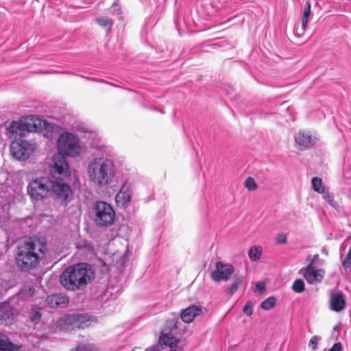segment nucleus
<instances>
[{
    "label": "nucleus",
    "instance_id": "f257e3e1",
    "mask_svg": "<svg viewBox=\"0 0 351 351\" xmlns=\"http://www.w3.org/2000/svg\"><path fill=\"white\" fill-rule=\"evenodd\" d=\"M47 250L45 241L37 238H29L16 247L15 265L21 271L33 270L40 265Z\"/></svg>",
    "mask_w": 351,
    "mask_h": 351
},
{
    "label": "nucleus",
    "instance_id": "f03ea898",
    "mask_svg": "<svg viewBox=\"0 0 351 351\" xmlns=\"http://www.w3.org/2000/svg\"><path fill=\"white\" fill-rule=\"evenodd\" d=\"M28 195L34 201H42L56 195L62 202L66 203L72 196L68 184L40 177L31 180L27 187Z\"/></svg>",
    "mask_w": 351,
    "mask_h": 351
},
{
    "label": "nucleus",
    "instance_id": "7ed1b4c3",
    "mask_svg": "<svg viewBox=\"0 0 351 351\" xmlns=\"http://www.w3.org/2000/svg\"><path fill=\"white\" fill-rule=\"evenodd\" d=\"M95 278V272L87 263H78L67 267L61 274L60 281L67 290L84 289Z\"/></svg>",
    "mask_w": 351,
    "mask_h": 351
},
{
    "label": "nucleus",
    "instance_id": "20e7f679",
    "mask_svg": "<svg viewBox=\"0 0 351 351\" xmlns=\"http://www.w3.org/2000/svg\"><path fill=\"white\" fill-rule=\"evenodd\" d=\"M87 172L90 181L94 184L102 187L108 184L112 180L115 168L112 160L96 158L88 164Z\"/></svg>",
    "mask_w": 351,
    "mask_h": 351
},
{
    "label": "nucleus",
    "instance_id": "39448f33",
    "mask_svg": "<svg viewBox=\"0 0 351 351\" xmlns=\"http://www.w3.org/2000/svg\"><path fill=\"white\" fill-rule=\"evenodd\" d=\"M44 125V123L38 119L23 118L10 123L8 128V134L10 138L18 139V137L21 138L25 132H37L40 130Z\"/></svg>",
    "mask_w": 351,
    "mask_h": 351
},
{
    "label": "nucleus",
    "instance_id": "423d86ee",
    "mask_svg": "<svg viewBox=\"0 0 351 351\" xmlns=\"http://www.w3.org/2000/svg\"><path fill=\"white\" fill-rule=\"evenodd\" d=\"M58 152L69 156H75L80 153L78 138L71 133L62 134L58 139Z\"/></svg>",
    "mask_w": 351,
    "mask_h": 351
},
{
    "label": "nucleus",
    "instance_id": "0eeeda50",
    "mask_svg": "<svg viewBox=\"0 0 351 351\" xmlns=\"http://www.w3.org/2000/svg\"><path fill=\"white\" fill-rule=\"evenodd\" d=\"M95 221L100 227L111 226L115 218V212L110 204L98 202L94 206Z\"/></svg>",
    "mask_w": 351,
    "mask_h": 351
},
{
    "label": "nucleus",
    "instance_id": "6e6552de",
    "mask_svg": "<svg viewBox=\"0 0 351 351\" xmlns=\"http://www.w3.org/2000/svg\"><path fill=\"white\" fill-rule=\"evenodd\" d=\"M34 149V145L27 141L14 139L10 145V154L16 159L25 160Z\"/></svg>",
    "mask_w": 351,
    "mask_h": 351
},
{
    "label": "nucleus",
    "instance_id": "1a4fd4ad",
    "mask_svg": "<svg viewBox=\"0 0 351 351\" xmlns=\"http://www.w3.org/2000/svg\"><path fill=\"white\" fill-rule=\"evenodd\" d=\"M64 154L58 152L52 158L51 172L58 179L68 178L70 176L69 167Z\"/></svg>",
    "mask_w": 351,
    "mask_h": 351
},
{
    "label": "nucleus",
    "instance_id": "9d476101",
    "mask_svg": "<svg viewBox=\"0 0 351 351\" xmlns=\"http://www.w3.org/2000/svg\"><path fill=\"white\" fill-rule=\"evenodd\" d=\"M234 271V268L232 265L219 261L216 263L215 270L212 271L210 276L214 281L217 282L221 280L227 281Z\"/></svg>",
    "mask_w": 351,
    "mask_h": 351
},
{
    "label": "nucleus",
    "instance_id": "9b49d317",
    "mask_svg": "<svg viewBox=\"0 0 351 351\" xmlns=\"http://www.w3.org/2000/svg\"><path fill=\"white\" fill-rule=\"evenodd\" d=\"M329 308L332 311L341 312L346 307V300L341 291H331L329 297Z\"/></svg>",
    "mask_w": 351,
    "mask_h": 351
},
{
    "label": "nucleus",
    "instance_id": "f8f14e48",
    "mask_svg": "<svg viewBox=\"0 0 351 351\" xmlns=\"http://www.w3.org/2000/svg\"><path fill=\"white\" fill-rule=\"evenodd\" d=\"M300 274L309 284H313L322 282L324 271L323 269H315L311 262L305 268L300 269Z\"/></svg>",
    "mask_w": 351,
    "mask_h": 351
},
{
    "label": "nucleus",
    "instance_id": "ddd939ff",
    "mask_svg": "<svg viewBox=\"0 0 351 351\" xmlns=\"http://www.w3.org/2000/svg\"><path fill=\"white\" fill-rule=\"evenodd\" d=\"M48 305L52 308L54 307H65L69 302V297L62 293H54L48 296L46 299Z\"/></svg>",
    "mask_w": 351,
    "mask_h": 351
},
{
    "label": "nucleus",
    "instance_id": "4468645a",
    "mask_svg": "<svg viewBox=\"0 0 351 351\" xmlns=\"http://www.w3.org/2000/svg\"><path fill=\"white\" fill-rule=\"evenodd\" d=\"M132 192L128 186L123 185L116 196V203L119 206L126 207L131 202Z\"/></svg>",
    "mask_w": 351,
    "mask_h": 351
},
{
    "label": "nucleus",
    "instance_id": "2eb2a0df",
    "mask_svg": "<svg viewBox=\"0 0 351 351\" xmlns=\"http://www.w3.org/2000/svg\"><path fill=\"white\" fill-rule=\"evenodd\" d=\"M295 145L300 150L305 149L313 145L312 136L308 132L300 131L295 137Z\"/></svg>",
    "mask_w": 351,
    "mask_h": 351
},
{
    "label": "nucleus",
    "instance_id": "dca6fc26",
    "mask_svg": "<svg viewBox=\"0 0 351 351\" xmlns=\"http://www.w3.org/2000/svg\"><path fill=\"white\" fill-rule=\"evenodd\" d=\"M97 321V319L95 316L84 314L74 315L72 319L73 325L82 328L88 327L96 323Z\"/></svg>",
    "mask_w": 351,
    "mask_h": 351
},
{
    "label": "nucleus",
    "instance_id": "f3484780",
    "mask_svg": "<svg viewBox=\"0 0 351 351\" xmlns=\"http://www.w3.org/2000/svg\"><path fill=\"white\" fill-rule=\"evenodd\" d=\"M202 306H191L185 308L181 313V318L186 323L191 322L195 316L198 315L202 311Z\"/></svg>",
    "mask_w": 351,
    "mask_h": 351
},
{
    "label": "nucleus",
    "instance_id": "a211bd4d",
    "mask_svg": "<svg viewBox=\"0 0 351 351\" xmlns=\"http://www.w3.org/2000/svg\"><path fill=\"white\" fill-rule=\"evenodd\" d=\"M160 340L163 344L171 348L170 351H180L176 349L177 344L180 341L179 339L171 335L169 332H162Z\"/></svg>",
    "mask_w": 351,
    "mask_h": 351
},
{
    "label": "nucleus",
    "instance_id": "6ab92c4d",
    "mask_svg": "<svg viewBox=\"0 0 351 351\" xmlns=\"http://www.w3.org/2000/svg\"><path fill=\"white\" fill-rule=\"evenodd\" d=\"M311 3L309 1H307L305 5V8H304V10L303 16H302V27L300 29L297 28V29H296V32L298 36L302 35L306 31V28L308 21V17L311 14Z\"/></svg>",
    "mask_w": 351,
    "mask_h": 351
},
{
    "label": "nucleus",
    "instance_id": "aec40b11",
    "mask_svg": "<svg viewBox=\"0 0 351 351\" xmlns=\"http://www.w3.org/2000/svg\"><path fill=\"white\" fill-rule=\"evenodd\" d=\"M19 348L7 336L0 332V351H16Z\"/></svg>",
    "mask_w": 351,
    "mask_h": 351
},
{
    "label": "nucleus",
    "instance_id": "412c9836",
    "mask_svg": "<svg viewBox=\"0 0 351 351\" xmlns=\"http://www.w3.org/2000/svg\"><path fill=\"white\" fill-rule=\"evenodd\" d=\"M243 281V276L241 274H236L234 276L233 282L230 286L226 288V292L230 295H232L242 285Z\"/></svg>",
    "mask_w": 351,
    "mask_h": 351
},
{
    "label": "nucleus",
    "instance_id": "4be33fe9",
    "mask_svg": "<svg viewBox=\"0 0 351 351\" xmlns=\"http://www.w3.org/2000/svg\"><path fill=\"white\" fill-rule=\"evenodd\" d=\"M95 21L97 24L107 31L111 29L114 23L113 20L108 16H101L95 19Z\"/></svg>",
    "mask_w": 351,
    "mask_h": 351
},
{
    "label": "nucleus",
    "instance_id": "5701e85b",
    "mask_svg": "<svg viewBox=\"0 0 351 351\" xmlns=\"http://www.w3.org/2000/svg\"><path fill=\"white\" fill-rule=\"evenodd\" d=\"M261 255L262 247L261 246L254 245L248 251V256L252 261H258Z\"/></svg>",
    "mask_w": 351,
    "mask_h": 351
},
{
    "label": "nucleus",
    "instance_id": "b1692460",
    "mask_svg": "<svg viewBox=\"0 0 351 351\" xmlns=\"http://www.w3.org/2000/svg\"><path fill=\"white\" fill-rule=\"evenodd\" d=\"M42 317L40 308L36 306H34L30 311L29 319L31 322L38 323Z\"/></svg>",
    "mask_w": 351,
    "mask_h": 351
},
{
    "label": "nucleus",
    "instance_id": "393cba45",
    "mask_svg": "<svg viewBox=\"0 0 351 351\" xmlns=\"http://www.w3.org/2000/svg\"><path fill=\"white\" fill-rule=\"evenodd\" d=\"M312 186L315 191L319 193H324V188L322 185V180L320 178L315 177L311 180Z\"/></svg>",
    "mask_w": 351,
    "mask_h": 351
},
{
    "label": "nucleus",
    "instance_id": "a878e982",
    "mask_svg": "<svg viewBox=\"0 0 351 351\" xmlns=\"http://www.w3.org/2000/svg\"><path fill=\"white\" fill-rule=\"evenodd\" d=\"M276 303V300L274 297H269L265 300L261 304L263 309L268 311L273 308Z\"/></svg>",
    "mask_w": 351,
    "mask_h": 351
},
{
    "label": "nucleus",
    "instance_id": "bb28decb",
    "mask_svg": "<svg viewBox=\"0 0 351 351\" xmlns=\"http://www.w3.org/2000/svg\"><path fill=\"white\" fill-rule=\"evenodd\" d=\"M244 186L250 191H254L258 189V184L255 182L254 179L251 176H249L245 179Z\"/></svg>",
    "mask_w": 351,
    "mask_h": 351
},
{
    "label": "nucleus",
    "instance_id": "cd10ccee",
    "mask_svg": "<svg viewBox=\"0 0 351 351\" xmlns=\"http://www.w3.org/2000/svg\"><path fill=\"white\" fill-rule=\"evenodd\" d=\"M323 198L334 208H339V204L335 200L334 195L330 193H324Z\"/></svg>",
    "mask_w": 351,
    "mask_h": 351
},
{
    "label": "nucleus",
    "instance_id": "c85d7f7f",
    "mask_svg": "<svg viewBox=\"0 0 351 351\" xmlns=\"http://www.w3.org/2000/svg\"><path fill=\"white\" fill-rule=\"evenodd\" d=\"M292 289L295 293H302L305 289V285L302 279L295 280L292 285Z\"/></svg>",
    "mask_w": 351,
    "mask_h": 351
},
{
    "label": "nucleus",
    "instance_id": "c756f323",
    "mask_svg": "<svg viewBox=\"0 0 351 351\" xmlns=\"http://www.w3.org/2000/svg\"><path fill=\"white\" fill-rule=\"evenodd\" d=\"M177 319H169L166 321L165 328H163L162 332H170L172 330L177 328Z\"/></svg>",
    "mask_w": 351,
    "mask_h": 351
},
{
    "label": "nucleus",
    "instance_id": "7c9ffc66",
    "mask_svg": "<svg viewBox=\"0 0 351 351\" xmlns=\"http://www.w3.org/2000/svg\"><path fill=\"white\" fill-rule=\"evenodd\" d=\"M342 266L349 267L351 265V247H350L344 260L342 261Z\"/></svg>",
    "mask_w": 351,
    "mask_h": 351
},
{
    "label": "nucleus",
    "instance_id": "2f4dec72",
    "mask_svg": "<svg viewBox=\"0 0 351 351\" xmlns=\"http://www.w3.org/2000/svg\"><path fill=\"white\" fill-rule=\"evenodd\" d=\"M243 311L247 315L250 316L253 313L252 305L250 302H248L245 304V305L243 308Z\"/></svg>",
    "mask_w": 351,
    "mask_h": 351
},
{
    "label": "nucleus",
    "instance_id": "473e14b6",
    "mask_svg": "<svg viewBox=\"0 0 351 351\" xmlns=\"http://www.w3.org/2000/svg\"><path fill=\"white\" fill-rule=\"evenodd\" d=\"M275 241L277 243L285 244L287 241V236L285 234H278L276 237Z\"/></svg>",
    "mask_w": 351,
    "mask_h": 351
},
{
    "label": "nucleus",
    "instance_id": "72a5a7b5",
    "mask_svg": "<svg viewBox=\"0 0 351 351\" xmlns=\"http://www.w3.org/2000/svg\"><path fill=\"white\" fill-rule=\"evenodd\" d=\"M318 341H319V337L317 336H313L310 339L309 346H311L313 350H315L317 349Z\"/></svg>",
    "mask_w": 351,
    "mask_h": 351
},
{
    "label": "nucleus",
    "instance_id": "f704fd0d",
    "mask_svg": "<svg viewBox=\"0 0 351 351\" xmlns=\"http://www.w3.org/2000/svg\"><path fill=\"white\" fill-rule=\"evenodd\" d=\"M73 351H93L89 346L86 345H79Z\"/></svg>",
    "mask_w": 351,
    "mask_h": 351
},
{
    "label": "nucleus",
    "instance_id": "c9c22d12",
    "mask_svg": "<svg viewBox=\"0 0 351 351\" xmlns=\"http://www.w3.org/2000/svg\"><path fill=\"white\" fill-rule=\"evenodd\" d=\"M342 349L341 343H335L328 351H342Z\"/></svg>",
    "mask_w": 351,
    "mask_h": 351
},
{
    "label": "nucleus",
    "instance_id": "e433bc0d",
    "mask_svg": "<svg viewBox=\"0 0 351 351\" xmlns=\"http://www.w3.org/2000/svg\"><path fill=\"white\" fill-rule=\"evenodd\" d=\"M256 288L258 291H259L261 292L265 291V283H263L262 282H257L256 285Z\"/></svg>",
    "mask_w": 351,
    "mask_h": 351
},
{
    "label": "nucleus",
    "instance_id": "4c0bfd02",
    "mask_svg": "<svg viewBox=\"0 0 351 351\" xmlns=\"http://www.w3.org/2000/svg\"><path fill=\"white\" fill-rule=\"evenodd\" d=\"M132 351H134V350H132Z\"/></svg>",
    "mask_w": 351,
    "mask_h": 351
}]
</instances>
